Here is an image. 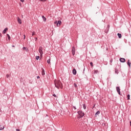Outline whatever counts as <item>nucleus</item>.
Listing matches in <instances>:
<instances>
[{
  "label": "nucleus",
  "mask_w": 131,
  "mask_h": 131,
  "mask_svg": "<svg viewBox=\"0 0 131 131\" xmlns=\"http://www.w3.org/2000/svg\"><path fill=\"white\" fill-rule=\"evenodd\" d=\"M93 73H94V74H98V73H99V71H98V70H94V72Z\"/></svg>",
  "instance_id": "ddd939ff"
},
{
  "label": "nucleus",
  "mask_w": 131,
  "mask_h": 131,
  "mask_svg": "<svg viewBox=\"0 0 131 131\" xmlns=\"http://www.w3.org/2000/svg\"><path fill=\"white\" fill-rule=\"evenodd\" d=\"M26 47H24L23 48V50H26Z\"/></svg>",
  "instance_id": "72a5a7b5"
},
{
  "label": "nucleus",
  "mask_w": 131,
  "mask_h": 131,
  "mask_svg": "<svg viewBox=\"0 0 131 131\" xmlns=\"http://www.w3.org/2000/svg\"><path fill=\"white\" fill-rule=\"evenodd\" d=\"M107 27H109V25L107 26Z\"/></svg>",
  "instance_id": "a19ab883"
},
{
  "label": "nucleus",
  "mask_w": 131,
  "mask_h": 131,
  "mask_svg": "<svg viewBox=\"0 0 131 131\" xmlns=\"http://www.w3.org/2000/svg\"><path fill=\"white\" fill-rule=\"evenodd\" d=\"M120 61L122 63H124V62H125V59L123 58H120Z\"/></svg>",
  "instance_id": "423d86ee"
},
{
  "label": "nucleus",
  "mask_w": 131,
  "mask_h": 131,
  "mask_svg": "<svg viewBox=\"0 0 131 131\" xmlns=\"http://www.w3.org/2000/svg\"><path fill=\"white\" fill-rule=\"evenodd\" d=\"M72 53L73 56H74L75 55V47H73Z\"/></svg>",
  "instance_id": "20e7f679"
},
{
  "label": "nucleus",
  "mask_w": 131,
  "mask_h": 131,
  "mask_svg": "<svg viewBox=\"0 0 131 131\" xmlns=\"http://www.w3.org/2000/svg\"><path fill=\"white\" fill-rule=\"evenodd\" d=\"M32 36H33L34 35H35V32L33 31L32 33Z\"/></svg>",
  "instance_id": "4be33fe9"
},
{
  "label": "nucleus",
  "mask_w": 131,
  "mask_h": 131,
  "mask_svg": "<svg viewBox=\"0 0 131 131\" xmlns=\"http://www.w3.org/2000/svg\"><path fill=\"white\" fill-rule=\"evenodd\" d=\"M73 74H74V75H76V70H75V69L73 70Z\"/></svg>",
  "instance_id": "1a4fd4ad"
},
{
  "label": "nucleus",
  "mask_w": 131,
  "mask_h": 131,
  "mask_svg": "<svg viewBox=\"0 0 131 131\" xmlns=\"http://www.w3.org/2000/svg\"><path fill=\"white\" fill-rule=\"evenodd\" d=\"M21 3H24V0H20Z\"/></svg>",
  "instance_id": "c756f323"
},
{
  "label": "nucleus",
  "mask_w": 131,
  "mask_h": 131,
  "mask_svg": "<svg viewBox=\"0 0 131 131\" xmlns=\"http://www.w3.org/2000/svg\"><path fill=\"white\" fill-rule=\"evenodd\" d=\"M35 41H36V40H37V37L35 38Z\"/></svg>",
  "instance_id": "c85d7f7f"
},
{
  "label": "nucleus",
  "mask_w": 131,
  "mask_h": 131,
  "mask_svg": "<svg viewBox=\"0 0 131 131\" xmlns=\"http://www.w3.org/2000/svg\"><path fill=\"white\" fill-rule=\"evenodd\" d=\"M100 114V112L99 111H98L96 113H95V117H97V116H98V115Z\"/></svg>",
  "instance_id": "4468645a"
},
{
  "label": "nucleus",
  "mask_w": 131,
  "mask_h": 131,
  "mask_svg": "<svg viewBox=\"0 0 131 131\" xmlns=\"http://www.w3.org/2000/svg\"><path fill=\"white\" fill-rule=\"evenodd\" d=\"M117 72H118V71L117 70H116L115 73L118 74V73H117Z\"/></svg>",
  "instance_id": "f704fd0d"
},
{
  "label": "nucleus",
  "mask_w": 131,
  "mask_h": 131,
  "mask_svg": "<svg viewBox=\"0 0 131 131\" xmlns=\"http://www.w3.org/2000/svg\"><path fill=\"white\" fill-rule=\"evenodd\" d=\"M16 131H20V129H16Z\"/></svg>",
  "instance_id": "2f4dec72"
},
{
  "label": "nucleus",
  "mask_w": 131,
  "mask_h": 131,
  "mask_svg": "<svg viewBox=\"0 0 131 131\" xmlns=\"http://www.w3.org/2000/svg\"><path fill=\"white\" fill-rule=\"evenodd\" d=\"M90 65H91V66L92 67H94V64H93V62H90Z\"/></svg>",
  "instance_id": "5701e85b"
},
{
  "label": "nucleus",
  "mask_w": 131,
  "mask_h": 131,
  "mask_svg": "<svg viewBox=\"0 0 131 131\" xmlns=\"http://www.w3.org/2000/svg\"><path fill=\"white\" fill-rule=\"evenodd\" d=\"M26 36L25 35H24V39H25Z\"/></svg>",
  "instance_id": "473e14b6"
},
{
  "label": "nucleus",
  "mask_w": 131,
  "mask_h": 131,
  "mask_svg": "<svg viewBox=\"0 0 131 131\" xmlns=\"http://www.w3.org/2000/svg\"><path fill=\"white\" fill-rule=\"evenodd\" d=\"M130 97V95H129V94H128L127 96V100H129Z\"/></svg>",
  "instance_id": "412c9836"
},
{
  "label": "nucleus",
  "mask_w": 131,
  "mask_h": 131,
  "mask_svg": "<svg viewBox=\"0 0 131 131\" xmlns=\"http://www.w3.org/2000/svg\"><path fill=\"white\" fill-rule=\"evenodd\" d=\"M74 109L76 110V107H75V106H74Z\"/></svg>",
  "instance_id": "4c0bfd02"
},
{
  "label": "nucleus",
  "mask_w": 131,
  "mask_h": 131,
  "mask_svg": "<svg viewBox=\"0 0 131 131\" xmlns=\"http://www.w3.org/2000/svg\"><path fill=\"white\" fill-rule=\"evenodd\" d=\"M8 30V28H6L3 31V34H5V33H6V32H7V31Z\"/></svg>",
  "instance_id": "9b49d317"
},
{
  "label": "nucleus",
  "mask_w": 131,
  "mask_h": 131,
  "mask_svg": "<svg viewBox=\"0 0 131 131\" xmlns=\"http://www.w3.org/2000/svg\"><path fill=\"white\" fill-rule=\"evenodd\" d=\"M12 47H15V46H12Z\"/></svg>",
  "instance_id": "ea45409f"
},
{
  "label": "nucleus",
  "mask_w": 131,
  "mask_h": 131,
  "mask_svg": "<svg viewBox=\"0 0 131 131\" xmlns=\"http://www.w3.org/2000/svg\"><path fill=\"white\" fill-rule=\"evenodd\" d=\"M9 74H7L6 75V77L7 78H9Z\"/></svg>",
  "instance_id": "a878e982"
},
{
  "label": "nucleus",
  "mask_w": 131,
  "mask_h": 131,
  "mask_svg": "<svg viewBox=\"0 0 131 131\" xmlns=\"http://www.w3.org/2000/svg\"><path fill=\"white\" fill-rule=\"evenodd\" d=\"M127 65L129 66V67H130V62H129V60H128Z\"/></svg>",
  "instance_id": "f3484780"
},
{
  "label": "nucleus",
  "mask_w": 131,
  "mask_h": 131,
  "mask_svg": "<svg viewBox=\"0 0 131 131\" xmlns=\"http://www.w3.org/2000/svg\"><path fill=\"white\" fill-rule=\"evenodd\" d=\"M5 128V126L0 125V130H3Z\"/></svg>",
  "instance_id": "9d476101"
},
{
  "label": "nucleus",
  "mask_w": 131,
  "mask_h": 131,
  "mask_svg": "<svg viewBox=\"0 0 131 131\" xmlns=\"http://www.w3.org/2000/svg\"><path fill=\"white\" fill-rule=\"evenodd\" d=\"M74 85L75 88H77V85L76 84V83H75L74 84Z\"/></svg>",
  "instance_id": "b1692460"
},
{
  "label": "nucleus",
  "mask_w": 131,
  "mask_h": 131,
  "mask_svg": "<svg viewBox=\"0 0 131 131\" xmlns=\"http://www.w3.org/2000/svg\"><path fill=\"white\" fill-rule=\"evenodd\" d=\"M116 91L117 92V93L119 94V95H121L120 93V88L118 86L116 87Z\"/></svg>",
  "instance_id": "39448f33"
},
{
  "label": "nucleus",
  "mask_w": 131,
  "mask_h": 131,
  "mask_svg": "<svg viewBox=\"0 0 131 131\" xmlns=\"http://www.w3.org/2000/svg\"><path fill=\"white\" fill-rule=\"evenodd\" d=\"M38 59H39V57L38 56H36V60H38Z\"/></svg>",
  "instance_id": "393cba45"
},
{
  "label": "nucleus",
  "mask_w": 131,
  "mask_h": 131,
  "mask_svg": "<svg viewBox=\"0 0 131 131\" xmlns=\"http://www.w3.org/2000/svg\"><path fill=\"white\" fill-rule=\"evenodd\" d=\"M42 18L44 22H46L47 21V18H46V17H45V16H42Z\"/></svg>",
  "instance_id": "f8f14e48"
},
{
  "label": "nucleus",
  "mask_w": 131,
  "mask_h": 131,
  "mask_svg": "<svg viewBox=\"0 0 131 131\" xmlns=\"http://www.w3.org/2000/svg\"><path fill=\"white\" fill-rule=\"evenodd\" d=\"M7 35L8 36L9 40H10V39H11V37L10 36V35H9V34H7Z\"/></svg>",
  "instance_id": "6ab92c4d"
},
{
  "label": "nucleus",
  "mask_w": 131,
  "mask_h": 131,
  "mask_svg": "<svg viewBox=\"0 0 131 131\" xmlns=\"http://www.w3.org/2000/svg\"><path fill=\"white\" fill-rule=\"evenodd\" d=\"M17 21L18 23H19V24H22V21L21 20V19L19 17H17Z\"/></svg>",
  "instance_id": "0eeeda50"
},
{
  "label": "nucleus",
  "mask_w": 131,
  "mask_h": 131,
  "mask_svg": "<svg viewBox=\"0 0 131 131\" xmlns=\"http://www.w3.org/2000/svg\"><path fill=\"white\" fill-rule=\"evenodd\" d=\"M130 126H131V122H130Z\"/></svg>",
  "instance_id": "58836bf2"
},
{
  "label": "nucleus",
  "mask_w": 131,
  "mask_h": 131,
  "mask_svg": "<svg viewBox=\"0 0 131 131\" xmlns=\"http://www.w3.org/2000/svg\"><path fill=\"white\" fill-rule=\"evenodd\" d=\"M0 36L2 37V33H0Z\"/></svg>",
  "instance_id": "e433bc0d"
},
{
  "label": "nucleus",
  "mask_w": 131,
  "mask_h": 131,
  "mask_svg": "<svg viewBox=\"0 0 131 131\" xmlns=\"http://www.w3.org/2000/svg\"><path fill=\"white\" fill-rule=\"evenodd\" d=\"M61 24H62V21H61V20H59L57 21V26L59 27V26H60V25H61Z\"/></svg>",
  "instance_id": "6e6552de"
},
{
  "label": "nucleus",
  "mask_w": 131,
  "mask_h": 131,
  "mask_svg": "<svg viewBox=\"0 0 131 131\" xmlns=\"http://www.w3.org/2000/svg\"><path fill=\"white\" fill-rule=\"evenodd\" d=\"M54 84L55 88L57 89H62V83L60 81V80H56L54 81Z\"/></svg>",
  "instance_id": "f257e3e1"
},
{
  "label": "nucleus",
  "mask_w": 131,
  "mask_h": 131,
  "mask_svg": "<svg viewBox=\"0 0 131 131\" xmlns=\"http://www.w3.org/2000/svg\"><path fill=\"white\" fill-rule=\"evenodd\" d=\"M77 113L79 116V118H81L84 116V113H83L82 111H78Z\"/></svg>",
  "instance_id": "f03ea898"
},
{
  "label": "nucleus",
  "mask_w": 131,
  "mask_h": 131,
  "mask_svg": "<svg viewBox=\"0 0 131 131\" xmlns=\"http://www.w3.org/2000/svg\"><path fill=\"white\" fill-rule=\"evenodd\" d=\"M53 97H57V96L56 95V94H53Z\"/></svg>",
  "instance_id": "cd10ccee"
},
{
  "label": "nucleus",
  "mask_w": 131,
  "mask_h": 131,
  "mask_svg": "<svg viewBox=\"0 0 131 131\" xmlns=\"http://www.w3.org/2000/svg\"><path fill=\"white\" fill-rule=\"evenodd\" d=\"M37 79L39 78V76H37Z\"/></svg>",
  "instance_id": "c9c22d12"
},
{
  "label": "nucleus",
  "mask_w": 131,
  "mask_h": 131,
  "mask_svg": "<svg viewBox=\"0 0 131 131\" xmlns=\"http://www.w3.org/2000/svg\"><path fill=\"white\" fill-rule=\"evenodd\" d=\"M117 35H118L119 38H121V34H120V33H118V34H117Z\"/></svg>",
  "instance_id": "dca6fc26"
},
{
  "label": "nucleus",
  "mask_w": 131,
  "mask_h": 131,
  "mask_svg": "<svg viewBox=\"0 0 131 131\" xmlns=\"http://www.w3.org/2000/svg\"><path fill=\"white\" fill-rule=\"evenodd\" d=\"M41 72H42V75H45V74H46L45 73V70H44L43 69H42V71H41Z\"/></svg>",
  "instance_id": "2eb2a0df"
},
{
  "label": "nucleus",
  "mask_w": 131,
  "mask_h": 131,
  "mask_svg": "<svg viewBox=\"0 0 131 131\" xmlns=\"http://www.w3.org/2000/svg\"><path fill=\"white\" fill-rule=\"evenodd\" d=\"M40 1H41V2H46V1L47 0H40Z\"/></svg>",
  "instance_id": "7c9ffc66"
},
{
  "label": "nucleus",
  "mask_w": 131,
  "mask_h": 131,
  "mask_svg": "<svg viewBox=\"0 0 131 131\" xmlns=\"http://www.w3.org/2000/svg\"><path fill=\"white\" fill-rule=\"evenodd\" d=\"M39 53L40 54V56H42L43 52H42V47L41 46L39 47Z\"/></svg>",
  "instance_id": "7ed1b4c3"
},
{
  "label": "nucleus",
  "mask_w": 131,
  "mask_h": 131,
  "mask_svg": "<svg viewBox=\"0 0 131 131\" xmlns=\"http://www.w3.org/2000/svg\"><path fill=\"white\" fill-rule=\"evenodd\" d=\"M83 109L84 110L86 109V106H85V104H83Z\"/></svg>",
  "instance_id": "aec40b11"
},
{
  "label": "nucleus",
  "mask_w": 131,
  "mask_h": 131,
  "mask_svg": "<svg viewBox=\"0 0 131 131\" xmlns=\"http://www.w3.org/2000/svg\"><path fill=\"white\" fill-rule=\"evenodd\" d=\"M54 24H56L57 25L58 24V21H56L55 22H54Z\"/></svg>",
  "instance_id": "bb28decb"
},
{
  "label": "nucleus",
  "mask_w": 131,
  "mask_h": 131,
  "mask_svg": "<svg viewBox=\"0 0 131 131\" xmlns=\"http://www.w3.org/2000/svg\"><path fill=\"white\" fill-rule=\"evenodd\" d=\"M48 64H51V59H49L47 60Z\"/></svg>",
  "instance_id": "a211bd4d"
}]
</instances>
